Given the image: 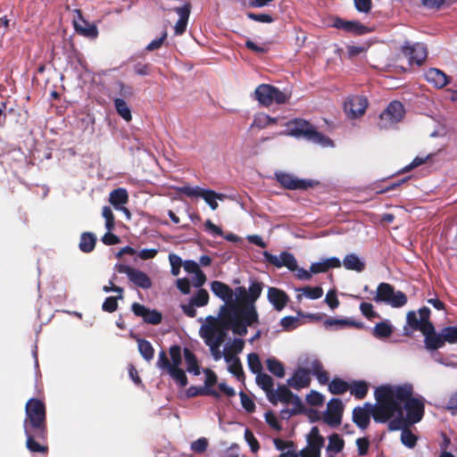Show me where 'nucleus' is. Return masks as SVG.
<instances>
[{
    "mask_svg": "<svg viewBox=\"0 0 457 457\" xmlns=\"http://www.w3.org/2000/svg\"><path fill=\"white\" fill-rule=\"evenodd\" d=\"M349 389V385L347 382L344 381L341 378H334L328 384V390L330 393L334 395H341L346 392Z\"/></svg>",
    "mask_w": 457,
    "mask_h": 457,
    "instance_id": "obj_44",
    "label": "nucleus"
},
{
    "mask_svg": "<svg viewBox=\"0 0 457 457\" xmlns=\"http://www.w3.org/2000/svg\"><path fill=\"white\" fill-rule=\"evenodd\" d=\"M138 351L141 354V356L146 361H150L154 359V349L152 345V344L142 338H137Z\"/></svg>",
    "mask_w": 457,
    "mask_h": 457,
    "instance_id": "obj_36",
    "label": "nucleus"
},
{
    "mask_svg": "<svg viewBox=\"0 0 457 457\" xmlns=\"http://www.w3.org/2000/svg\"><path fill=\"white\" fill-rule=\"evenodd\" d=\"M399 430H401V443L408 448H414L418 441V436L411 432L408 425H404Z\"/></svg>",
    "mask_w": 457,
    "mask_h": 457,
    "instance_id": "obj_38",
    "label": "nucleus"
},
{
    "mask_svg": "<svg viewBox=\"0 0 457 457\" xmlns=\"http://www.w3.org/2000/svg\"><path fill=\"white\" fill-rule=\"evenodd\" d=\"M239 395H240L241 404L244 407V409L245 411H247L248 412L253 411L254 408H255V404H254L253 401L244 392H240Z\"/></svg>",
    "mask_w": 457,
    "mask_h": 457,
    "instance_id": "obj_63",
    "label": "nucleus"
},
{
    "mask_svg": "<svg viewBox=\"0 0 457 457\" xmlns=\"http://www.w3.org/2000/svg\"><path fill=\"white\" fill-rule=\"evenodd\" d=\"M403 105L398 101H393L380 114L378 126L382 129H390L403 119Z\"/></svg>",
    "mask_w": 457,
    "mask_h": 457,
    "instance_id": "obj_8",
    "label": "nucleus"
},
{
    "mask_svg": "<svg viewBox=\"0 0 457 457\" xmlns=\"http://www.w3.org/2000/svg\"><path fill=\"white\" fill-rule=\"evenodd\" d=\"M402 51L408 57L410 63H416L417 65H421L428 55L427 48L421 43L412 45L406 43L403 46Z\"/></svg>",
    "mask_w": 457,
    "mask_h": 457,
    "instance_id": "obj_14",
    "label": "nucleus"
},
{
    "mask_svg": "<svg viewBox=\"0 0 457 457\" xmlns=\"http://www.w3.org/2000/svg\"><path fill=\"white\" fill-rule=\"evenodd\" d=\"M226 363L228 364V369L230 373H232L237 379H241L244 378V372L242 370V366L240 363V360L236 354L231 352H223V356Z\"/></svg>",
    "mask_w": 457,
    "mask_h": 457,
    "instance_id": "obj_28",
    "label": "nucleus"
},
{
    "mask_svg": "<svg viewBox=\"0 0 457 457\" xmlns=\"http://www.w3.org/2000/svg\"><path fill=\"white\" fill-rule=\"evenodd\" d=\"M247 17L253 21L262 23H271L274 21V19L270 14L266 13L248 12Z\"/></svg>",
    "mask_w": 457,
    "mask_h": 457,
    "instance_id": "obj_62",
    "label": "nucleus"
},
{
    "mask_svg": "<svg viewBox=\"0 0 457 457\" xmlns=\"http://www.w3.org/2000/svg\"><path fill=\"white\" fill-rule=\"evenodd\" d=\"M297 290L302 291L304 296L312 300L319 299L323 295V289L320 287H304Z\"/></svg>",
    "mask_w": 457,
    "mask_h": 457,
    "instance_id": "obj_51",
    "label": "nucleus"
},
{
    "mask_svg": "<svg viewBox=\"0 0 457 457\" xmlns=\"http://www.w3.org/2000/svg\"><path fill=\"white\" fill-rule=\"evenodd\" d=\"M197 320L202 324L199 336L209 347L213 359L220 361L223 356L220 346L227 337L228 331L230 329L236 335L245 336L247 327L259 323V315L253 305L228 304L220 306L218 317L209 315Z\"/></svg>",
    "mask_w": 457,
    "mask_h": 457,
    "instance_id": "obj_1",
    "label": "nucleus"
},
{
    "mask_svg": "<svg viewBox=\"0 0 457 457\" xmlns=\"http://www.w3.org/2000/svg\"><path fill=\"white\" fill-rule=\"evenodd\" d=\"M25 413L24 432L34 430L37 436L44 438L46 434L45 403L37 398H30L26 403Z\"/></svg>",
    "mask_w": 457,
    "mask_h": 457,
    "instance_id": "obj_4",
    "label": "nucleus"
},
{
    "mask_svg": "<svg viewBox=\"0 0 457 457\" xmlns=\"http://www.w3.org/2000/svg\"><path fill=\"white\" fill-rule=\"evenodd\" d=\"M77 12H78L79 20L74 21V26H75L77 32H79L82 36H85V37H87L90 38L96 37L98 35V30H97L96 26L93 25V24L87 23L84 21V19L82 18L81 12L79 11H77Z\"/></svg>",
    "mask_w": 457,
    "mask_h": 457,
    "instance_id": "obj_27",
    "label": "nucleus"
},
{
    "mask_svg": "<svg viewBox=\"0 0 457 457\" xmlns=\"http://www.w3.org/2000/svg\"><path fill=\"white\" fill-rule=\"evenodd\" d=\"M425 77L428 82L433 84L437 88H442L449 83L446 74L436 68L428 70Z\"/></svg>",
    "mask_w": 457,
    "mask_h": 457,
    "instance_id": "obj_29",
    "label": "nucleus"
},
{
    "mask_svg": "<svg viewBox=\"0 0 457 457\" xmlns=\"http://www.w3.org/2000/svg\"><path fill=\"white\" fill-rule=\"evenodd\" d=\"M245 439L249 445L251 451L253 453H257L260 448L259 443L255 438L254 435L253 434V432L248 428L245 430Z\"/></svg>",
    "mask_w": 457,
    "mask_h": 457,
    "instance_id": "obj_56",
    "label": "nucleus"
},
{
    "mask_svg": "<svg viewBox=\"0 0 457 457\" xmlns=\"http://www.w3.org/2000/svg\"><path fill=\"white\" fill-rule=\"evenodd\" d=\"M211 290L217 297L225 303L224 305L237 304L233 302V290L225 283L218 280L212 281L211 283Z\"/></svg>",
    "mask_w": 457,
    "mask_h": 457,
    "instance_id": "obj_22",
    "label": "nucleus"
},
{
    "mask_svg": "<svg viewBox=\"0 0 457 457\" xmlns=\"http://www.w3.org/2000/svg\"><path fill=\"white\" fill-rule=\"evenodd\" d=\"M200 197H202L209 204L212 210H216L218 207L217 200H222L224 195L218 194L213 190L203 189Z\"/></svg>",
    "mask_w": 457,
    "mask_h": 457,
    "instance_id": "obj_40",
    "label": "nucleus"
},
{
    "mask_svg": "<svg viewBox=\"0 0 457 457\" xmlns=\"http://www.w3.org/2000/svg\"><path fill=\"white\" fill-rule=\"evenodd\" d=\"M276 121H277V119L272 118L265 113H258L254 116L252 127H257L259 129H263L270 124L275 123Z\"/></svg>",
    "mask_w": 457,
    "mask_h": 457,
    "instance_id": "obj_45",
    "label": "nucleus"
},
{
    "mask_svg": "<svg viewBox=\"0 0 457 457\" xmlns=\"http://www.w3.org/2000/svg\"><path fill=\"white\" fill-rule=\"evenodd\" d=\"M115 92L112 97H120L122 99L130 98L133 96L132 87L125 85L124 83L118 81L115 86Z\"/></svg>",
    "mask_w": 457,
    "mask_h": 457,
    "instance_id": "obj_46",
    "label": "nucleus"
},
{
    "mask_svg": "<svg viewBox=\"0 0 457 457\" xmlns=\"http://www.w3.org/2000/svg\"><path fill=\"white\" fill-rule=\"evenodd\" d=\"M300 324V320L298 317L294 316H286L281 319L280 325L286 330H292L296 328Z\"/></svg>",
    "mask_w": 457,
    "mask_h": 457,
    "instance_id": "obj_54",
    "label": "nucleus"
},
{
    "mask_svg": "<svg viewBox=\"0 0 457 457\" xmlns=\"http://www.w3.org/2000/svg\"><path fill=\"white\" fill-rule=\"evenodd\" d=\"M324 396L317 391H312L307 396L306 401L312 406H320L324 402Z\"/></svg>",
    "mask_w": 457,
    "mask_h": 457,
    "instance_id": "obj_57",
    "label": "nucleus"
},
{
    "mask_svg": "<svg viewBox=\"0 0 457 457\" xmlns=\"http://www.w3.org/2000/svg\"><path fill=\"white\" fill-rule=\"evenodd\" d=\"M276 178L283 187L288 189H305L311 185V183L306 180L298 179L293 175L284 172L276 173Z\"/></svg>",
    "mask_w": 457,
    "mask_h": 457,
    "instance_id": "obj_23",
    "label": "nucleus"
},
{
    "mask_svg": "<svg viewBox=\"0 0 457 457\" xmlns=\"http://www.w3.org/2000/svg\"><path fill=\"white\" fill-rule=\"evenodd\" d=\"M341 263L348 270L361 272L365 270V262L355 253L345 255Z\"/></svg>",
    "mask_w": 457,
    "mask_h": 457,
    "instance_id": "obj_31",
    "label": "nucleus"
},
{
    "mask_svg": "<svg viewBox=\"0 0 457 457\" xmlns=\"http://www.w3.org/2000/svg\"><path fill=\"white\" fill-rule=\"evenodd\" d=\"M112 99L117 113L126 121H130L132 120V114L125 100L120 97H112Z\"/></svg>",
    "mask_w": 457,
    "mask_h": 457,
    "instance_id": "obj_34",
    "label": "nucleus"
},
{
    "mask_svg": "<svg viewBox=\"0 0 457 457\" xmlns=\"http://www.w3.org/2000/svg\"><path fill=\"white\" fill-rule=\"evenodd\" d=\"M190 301L197 307H203L208 304L209 294L205 289L200 288Z\"/></svg>",
    "mask_w": 457,
    "mask_h": 457,
    "instance_id": "obj_50",
    "label": "nucleus"
},
{
    "mask_svg": "<svg viewBox=\"0 0 457 457\" xmlns=\"http://www.w3.org/2000/svg\"><path fill=\"white\" fill-rule=\"evenodd\" d=\"M262 290V283L256 282V281H253V282L251 283V285L249 286V288H248L249 300L251 302L249 303V305H253L255 307L254 302L261 295ZM245 306H248V304H245Z\"/></svg>",
    "mask_w": 457,
    "mask_h": 457,
    "instance_id": "obj_49",
    "label": "nucleus"
},
{
    "mask_svg": "<svg viewBox=\"0 0 457 457\" xmlns=\"http://www.w3.org/2000/svg\"><path fill=\"white\" fill-rule=\"evenodd\" d=\"M334 27L358 35H362L368 32V29L364 25L355 21L337 19L334 22Z\"/></svg>",
    "mask_w": 457,
    "mask_h": 457,
    "instance_id": "obj_26",
    "label": "nucleus"
},
{
    "mask_svg": "<svg viewBox=\"0 0 457 457\" xmlns=\"http://www.w3.org/2000/svg\"><path fill=\"white\" fill-rule=\"evenodd\" d=\"M430 310L427 307L420 308L418 312H409L407 313L406 321L407 325L403 328L404 334L410 335L412 330H420L421 333L424 332L423 328L427 324H432L429 321Z\"/></svg>",
    "mask_w": 457,
    "mask_h": 457,
    "instance_id": "obj_9",
    "label": "nucleus"
},
{
    "mask_svg": "<svg viewBox=\"0 0 457 457\" xmlns=\"http://www.w3.org/2000/svg\"><path fill=\"white\" fill-rule=\"evenodd\" d=\"M345 447L344 439L337 433L328 436V444L326 447V453L328 457H336L343 451Z\"/></svg>",
    "mask_w": 457,
    "mask_h": 457,
    "instance_id": "obj_30",
    "label": "nucleus"
},
{
    "mask_svg": "<svg viewBox=\"0 0 457 457\" xmlns=\"http://www.w3.org/2000/svg\"><path fill=\"white\" fill-rule=\"evenodd\" d=\"M341 265V261L337 257L325 258L321 259L320 262L312 263L311 272L313 274L323 273L330 269L339 268Z\"/></svg>",
    "mask_w": 457,
    "mask_h": 457,
    "instance_id": "obj_25",
    "label": "nucleus"
},
{
    "mask_svg": "<svg viewBox=\"0 0 457 457\" xmlns=\"http://www.w3.org/2000/svg\"><path fill=\"white\" fill-rule=\"evenodd\" d=\"M208 446V440L205 437H201L191 444V450L196 453H204Z\"/></svg>",
    "mask_w": 457,
    "mask_h": 457,
    "instance_id": "obj_59",
    "label": "nucleus"
},
{
    "mask_svg": "<svg viewBox=\"0 0 457 457\" xmlns=\"http://www.w3.org/2000/svg\"><path fill=\"white\" fill-rule=\"evenodd\" d=\"M368 393V385L364 381H355L351 386V394L357 399H362Z\"/></svg>",
    "mask_w": 457,
    "mask_h": 457,
    "instance_id": "obj_47",
    "label": "nucleus"
},
{
    "mask_svg": "<svg viewBox=\"0 0 457 457\" xmlns=\"http://www.w3.org/2000/svg\"><path fill=\"white\" fill-rule=\"evenodd\" d=\"M311 374L310 370L303 365L287 379V385L296 390L308 387L311 383Z\"/></svg>",
    "mask_w": 457,
    "mask_h": 457,
    "instance_id": "obj_17",
    "label": "nucleus"
},
{
    "mask_svg": "<svg viewBox=\"0 0 457 457\" xmlns=\"http://www.w3.org/2000/svg\"><path fill=\"white\" fill-rule=\"evenodd\" d=\"M170 360V366L171 369H179L182 364V353L181 347L174 345L170 347L169 350Z\"/></svg>",
    "mask_w": 457,
    "mask_h": 457,
    "instance_id": "obj_43",
    "label": "nucleus"
},
{
    "mask_svg": "<svg viewBox=\"0 0 457 457\" xmlns=\"http://www.w3.org/2000/svg\"><path fill=\"white\" fill-rule=\"evenodd\" d=\"M266 262L277 268L287 267L289 270H297V261L295 256L288 252H282L279 255H274L268 251L263 252Z\"/></svg>",
    "mask_w": 457,
    "mask_h": 457,
    "instance_id": "obj_13",
    "label": "nucleus"
},
{
    "mask_svg": "<svg viewBox=\"0 0 457 457\" xmlns=\"http://www.w3.org/2000/svg\"><path fill=\"white\" fill-rule=\"evenodd\" d=\"M264 417H265V421L268 423V425L270 428H272L273 429H275L277 431L281 430V428H282L281 425L274 412L267 411V412H265Z\"/></svg>",
    "mask_w": 457,
    "mask_h": 457,
    "instance_id": "obj_58",
    "label": "nucleus"
},
{
    "mask_svg": "<svg viewBox=\"0 0 457 457\" xmlns=\"http://www.w3.org/2000/svg\"><path fill=\"white\" fill-rule=\"evenodd\" d=\"M117 297H107L103 303L102 309L107 312H113L118 307Z\"/></svg>",
    "mask_w": 457,
    "mask_h": 457,
    "instance_id": "obj_64",
    "label": "nucleus"
},
{
    "mask_svg": "<svg viewBox=\"0 0 457 457\" xmlns=\"http://www.w3.org/2000/svg\"><path fill=\"white\" fill-rule=\"evenodd\" d=\"M256 383L266 393L267 397L272 395L274 382L270 375L260 372L256 376Z\"/></svg>",
    "mask_w": 457,
    "mask_h": 457,
    "instance_id": "obj_35",
    "label": "nucleus"
},
{
    "mask_svg": "<svg viewBox=\"0 0 457 457\" xmlns=\"http://www.w3.org/2000/svg\"><path fill=\"white\" fill-rule=\"evenodd\" d=\"M383 386L394 389L403 388L406 391L403 396L394 395L391 399V403L396 409H399L397 411L399 414L392 415L388 422L389 430L395 431L402 428L404 425L414 424L421 420L424 414V403L422 399L411 397L413 393L411 385H386Z\"/></svg>",
    "mask_w": 457,
    "mask_h": 457,
    "instance_id": "obj_3",
    "label": "nucleus"
},
{
    "mask_svg": "<svg viewBox=\"0 0 457 457\" xmlns=\"http://www.w3.org/2000/svg\"><path fill=\"white\" fill-rule=\"evenodd\" d=\"M183 354L187 364V370L194 375H199L200 370L194 353L188 348H184Z\"/></svg>",
    "mask_w": 457,
    "mask_h": 457,
    "instance_id": "obj_37",
    "label": "nucleus"
},
{
    "mask_svg": "<svg viewBox=\"0 0 457 457\" xmlns=\"http://www.w3.org/2000/svg\"><path fill=\"white\" fill-rule=\"evenodd\" d=\"M102 216L105 220V228L108 231H112L114 228V215L112 209L109 206H104Z\"/></svg>",
    "mask_w": 457,
    "mask_h": 457,
    "instance_id": "obj_55",
    "label": "nucleus"
},
{
    "mask_svg": "<svg viewBox=\"0 0 457 457\" xmlns=\"http://www.w3.org/2000/svg\"><path fill=\"white\" fill-rule=\"evenodd\" d=\"M254 97L262 105L270 106L273 103L285 104L290 96L273 86L261 84L254 90Z\"/></svg>",
    "mask_w": 457,
    "mask_h": 457,
    "instance_id": "obj_7",
    "label": "nucleus"
},
{
    "mask_svg": "<svg viewBox=\"0 0 457 457\" xmlns=\"http://www.w3.org/2000/svg\"><path fill=\"white\" fill-rule=\"evenodd\" d=\"M441 334L445 343H457V327H446L441 330Z\"/></svg>",
    "mask_w": 457,
    "mask_h": 457,
    "instance_id": "obj_53",
    "label": "nucleus"
},
{
    "mask_svg": "<svg viewBox=\"0 0 457 457\" xmlns=\"http://www.w3.org/2000/svg\"><path fill=\"white\" fill-rule=\"evenodd\" d=\"M268 400L273 403L277 404L278 402H282L285 403H293L295 404L300 403V399L297 395H294L286 386H279L276 390H272V395L268 396Z\"/></svg>",
    "mask_w": 457,
    "mask_h": 457,
    "instance_id": "obj_19",
    "label": "nucleus"
},
{
    "mask_svg": "<svg viewBox=\"0 0 457 457\" xmlns=\"http://www.w3.org/2000/svg\"><path fill=\"white\" fill-rule=\"evenodd\" d=\"M374 300L378 303H386L394 308H400L406 304L407 296L402 291H395L390 284L380 283Z\"/></svg>",
    "mask_w": 457,
    "mask_h": 457,
    "instance_id": "obj_6",
    "label": "nucleus"
},
{
    "mask_svg": "<svg viewBox=\"0 0 457 457\" xmlns=\"http://www.w3.org/2000/svg\"><path fill=\"white\" fill-rule=\"evenodd\" d=\"M280 135H287L296 138L304 137L309 141L319 144L322 146H332L330 138L318 132L314 127L305 120L297 119L287 123V131Z\"/></svg>",
    "mask_w": 457,
    "mask_h": 457,
    "instance_id": "obj_5",
    "label": "nucleus"
},
{
    "mask_svg": "<svg viewBox=\"0 0 457 457\" xmlns=\"http://www.w3.org/2000/svg\"><path fill=\"white\" fill-rule=\"evenodd\" d=\"M267 298L273 308L278 312H281L289 301V297L286 292L273 287L268 288Z\"/></svg>",
    "mask_w": 457,
    "mask_h": 457,
    "instance_id": "obj_21",
    "label": "nucleus"
},
{
    "mask_svg": "<svg viewBox=\"0 0 457 457\" xmlns=\"http://www.w3.org/2000/svg\"><path fill=\"white\" fill-rule=\"evenodd\" d=\"M156 367L167 373L179 387H184L187 385V378L185 371L181 368L171 369L170 366V359L163 350L158 353Z\"/></svg>",
    "mask_w": 457,
    "mask_h": 457,
    "instance_id": "obj_10",
    "label": "nucleus"
},
{
    "mask_svg": "<svg viewBox=\"0 0 457 457\" xmlns=\"http://www.w3.org/2000/svg\"><path fill=\"white\" fill-rule=\"evenodd\" d=\"M267 369L270 372L278 378H283L285 376V368L281 361L271 357L266 360Z\"/></svg>",
    "mask_w": 457,
    "mask_h": 457,
    "instance_id": "obj_42",
    "label": "nucleus"
},
{
    "mask_svg": "<svg viewBox=\"0 0 457 457\" xmlns=\"http://www.w3.org/2000/svg\"><path fill=\"white\" fill-rule=\"evenodd\" d=\"M129 201V195L126 189L117 188L112 190L109 195V202L115 209L120 208Z\"/></svg>",
    "mask_w": 457,
    "mask_h": 457,
    "instance_id": "obj_33",
    "label": "nucleus"
},
{
    "mask_svg": "<svg viewBox=\"0 0 457 457\" xmlns=\"http://www.w3.org/2000/svg\"><path fill=\"white\" fill-rule=\"evenodd\" d=\"M179 191L187 196L200 197L203 188L198 187L184 186L179 187Z\"/></svg>",
    "mask_w": 457,
    "mask_h": 457,
    "instance_id": "obj_61",
    "label": "nucleus"
},
{
    "mask_svg": "<svg viewBox=\"0 0 457 457\" xmlns=\"http://www.w3.org/2000/svg\"><path fill=\"white\" fill-rule=\"evenodd\" d=\"M27 436L26 446L32 453H45L46 452V447L39 445L37 442L34 440V437H39L36 435L34 430H28V433H25Z\"/></svg>",
    "mask_w": 457,
    "mask_h": 457,
    "instance_id": "obj_41",
    "label": "nucleus"
},
{
    "mask_svg": "<svg viewBox=\"0 0 457 457\" xmlns=\"http://www.w3.org/2000/svg\"><path fill=\"white\" fill-rule=\"evenodd\" d=\"M343 403L338 398L331 399L327 405L323 414V420L330 427H337L341 423L343 415Z\"/></svg>",
    "mask_w": 457,
    "mask_h": 457,
    "instance_id": "obj_12",
    "label": "nucleus"
},
{
    "mask_svg": "<svg viewBox=\"0 0 457 457\" xmlns=\"http://www.w3.org/2000/svg\"><path fill=\"white\" fill-rule=\"evenodd\" d=\"M96 237L93 233L84 232L80 237L79 249L84 253H90L94 250Z\"/></svg>",
    "mask_w": 457,
    "mask_h": 457,
    "instance_id": "obj_39",
    "label": "nucleus"
},
{
    "mask_svg": "<svg viewBox=\"0 0 457 457\" xmlns=\"http://www.w3.org/2000/svg\"><path fill=\"white\" fill-rule=\"evenodd\" d=\"M247 361L249 369L253 373L259 374L262 372V366L257 353H249L247 356Z\"/></svg>",
    "mask_w": 457,
    "mask_h": 457,
    "instance_id": "obj_52",
    "label": "nucleus"
},
{
    "mask_svg": "<svg viewBox=\"0 0 457 457\" xmlns=\"http://www.w3.org/2000/svg\"><path fill=\"white\" fill-rule=\"evenodd\" d=\"M356 445L358 450V454L360 456H364L369 452L370 441L367 437H361L356 440Z\"/></svg>",
    "mask_w": 457,
    "mask_h": 457,
    "instance_id": "obj_60",
    "label": "nucleus"
},
{
    "mask_svg": "<svg viewBox=\"0 0 457 457\" xmlns=\"http://www.w3.org/2000/svg\"><path fill=\"white\" fill-rule=\"evenodd\" d=\"M118 272L124 273L134 285L143 289H148L152 287L150 278L143 271L129 267L128 265L120 264L117 268Z\"/></svg>",
    "mask_w": 457,
    "mask_h": 457,
    "instance_id": "obj_11",
    "label": "nucleus"
},
{
    "mask_svg": "<svg viewBox=\"0 0 457 457\" xmlns=\"http://www.w3.org/2000/svg\"><path fill=\"white\" fill-rule=\"evenodd\" d=\"M405 389H394L379 386L375 390L376 404L365 403L362 407H356L353 411V422L361 429L367 428L370 416L378 423L389 422L392 415L398 413V410L391 403L394 395L403 396Z\"/></svg>",
    "mask_w": 457,
    "mask_h": 457,
    "instance_id": "obj_2",
    "label": "nucleus"
},
{
    "mask_svg": "<svg viewBox=\"0 0 457 457\" xmlns=\"http://www.w3.org/2000/svg\"><path fill=\"white\" fill-rule=\"evenodd\" d=\"M301 364L310 370L311 373L316 377L320 384L327 385L328 383V373L323 369L321 362L317 358L305 357L301 361Z\"/></svg>",
    "mask_w": 457,
    "mask_h": 457,
    "instance_id": "obj_16",
    "label": "nucleus"
},
{
    "mask_svg": "<svg viewBox=\"0 0 457 457\" xmlns=\"http://www.w3.org/2000/svg\"><path fill=\"white\" fill-rule=\"evenodd\" d=\"M393 332L392 327L387 322H380L374 327L373 334L376 337H388Z\"/></svg>",
    "mask_w": 457,
    "mask_h": 457,
    "instance_id": "obj_48",
    "label": "nucleus"
},
{
    "mask_svg": "<svg viewBox=\"0 0 457 457\" xmlns=\"http://www.w3.org/2000/svg\"><path fill=\"white\" fill-rule=\"evenodd\" d=\"M190 9L191 5L189 3L183 6L174 8V12L179 16V20L174 26L175 35L179 36L186 31L190 15Z\"/></svg>",
    "mask_w": 457,
    "mask_h": 457,
    "instance_id": "obj_24",
    "label": "nucleus"
},
{
    "mask_svg": "<svg viewBox=\"0 0 457 457\" xmlns=\"http://www.w3.org/2000/svg\"><path fill=\"white\" fill-rule=\"evenodd\" d=\"M131 309L136 316L142 317L146 323L157 325L162 321V314L155 310H149L137 303H134Z\"/></svg>",
    "mask_w": 457,
    "mask_h": 457,
    "instance_id": "obj_20",
    "label": "nucleus"
},
{
    "mask_svg": "<svg viewBox=\"0 0 457 457\" xmlns=\"http://www.w3.org/2000/svg\"><path fill=\"white\" fill-rule=\"evenodd\" d=\"M324 444H325V439L320 434V430H319L318 427H312L308 436H307L306 447L320 453L322 447L324 446Z\"/></svg>",
    "mask_w": 457,
    "mask_h": 457,
    "instance_id": "obj_32",
    "label": "nucleus"
},
{
    "mask_svg": "<svg viewBox=\"0 0 457 457\" xmlns=\"http://www.w3.org/2000/svg\"><path fill=\"white\" fill-rule=\"evenodd\" d=\"M423 329L424 332L422 334L425 337V347L428 350L434 351L445 345V340L443 339L441 332L438 334L436 333L433 324H427Z\"/></svg>",
    "mask_w": 457,
    "mask_h": 457,
    "instance_id": "obj_18",
    "label": "nucleus"
},
{
    "mask_svg": "<svg viewBox=\"0 0 457 457\" xmlns=\"http://www.w3.org/2000/svg\"><path fill=\"white\" fill-rule=\"evenodd\" d=\"M368 106L367 99L363 96H354L349 97L345 103V111L350 118L361 116Z\"/></svg>",
    "mask_w": 457,
    "mask_h": 457,
    "instance_id": "obj_15",
    "label": "nucleus"
}]
</instances>
